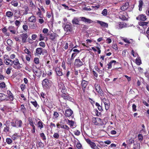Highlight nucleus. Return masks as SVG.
I'll use <instances>...</instances> for the list:
<instances>
[{
  "label": "nucleus",
  "mask_w": 149,
  "mask_h": 149,
  "mask_svg": "<svg viewBox=\"0 0 149 149\" xmlns=\"http://www.w3.org/2000/svg\"><path fill=\"white\" fill-rule=\"evenodd\" d=\"M11 124L13 127L18 128L22 127L23 123L21 120L16 119L15 120H12L11 122Z\"/></svg>",
  "instance_id": "f257e3e1"
},
{
  "label": "nucleus",
  "mask_w": 149,
  "mask_h": 149,
  "mask_svg": "<svg viewBox=\"0 0 149 149\" xmlns=\"http://www.w3.org/2000/svg\"><path fill=\"white\" fill-rule=\"evenodd\" d=\"M52 82L48 79L45 78L43 79L42 82L43 87L45 89L49 88Z\"/></svg>",
  "instance_id": "f03ea898"
},
{
  "label": "nucleus",
  "mask_w": 149,
  "mask_h": 149,
  "mask_svg": "<svg viewBox=\"0 0 149 149\" xmlns=\"http://www.w3.org/2000/svg\"><path fill=\"white\" fill-rule=\"evenodd\" d=\"M44 52L45 54H47V50L45 49H43L42 47H38L36 49L35 55V56H37L43 55L44 54Z\"/></svg>",
  "instance_id": "7ed1b4c3"
},
{
  "label": "nucleus",
  "mask_w": 149,
  "mask_h": 149,
  "mask_svg": "<svg viewBox=\"0 0 149 149\" xmlns=\"http://www.w3.org/2000/svg\"><path fill=\"white\" fill-rule=\"evenodd\" d=\"M14 64L13 67L16 69H20L22 68V64L19 62L18 58H15L13 62V65Z\"/></svg>",
  "instance_id": "20e7f679"
},
{
  "label": "nucleus",
  "mask_w": 149,
  "mask_h": 149,
  "mask_svg": "<svg viewBox=\"0 0 149 149\" xmlns=\"http://www.w3.org/2000/svg\"><path fill=\"white\" fill-rule=\"evenodd\" d=\"M127 27L126 23L123 22H120L116 24L115 27L116 29H120Z\"/></svg>",
  "instance_id": "39448f33"
},
{
  "label": "nucleus",
  "mask_w": 149,
  "mask_h": 149,
  "mask_svg": "<svg viewBox=\"0 0 149 149\" xmlns=\"http://www.w3.org/2000/svg\"><path fill=\"white\" fill-rule=\"evenodd\" d=\"M92 121L93 123L95 125H102V120L100 118L98 117L93 118L92 119Z\"/></svg>",
  "instance_id": "423d86ee"
},
{
  "label": "nucleus",
  "mask_w": 149,
  "mask_h": 149,
  "mask_svg": "<svg viewBox=\"0 0 149 149\" xmlns=\"http://www.w3.org/2000/svg\"><path fill=\"white\" fill-rule=\"evenodd\" d=\"M74 65L76 67L79 68L84 65L83 62L80 59L77 58L75 59L74 62Z\"/></svg>",
  "instance_id": "0eeeda50"
},
{
  "label": "nucleus",
  "mask_w": 149,
  "mask_h": 149,
  "mask_svg": "<svg viewBox=\"0 0 149 149\" xmlns=\"http://www.w3.org/2000/svg\"><path fill=\"white\" fill-rule=\"evenodd\" d=\"M61 97L65 100L70 101H71L73 99L70 96V95L68 93L63 95H61Z\"/></svg>",
  "instance_id": "6e6552de"
},
{
  "label": "nucleus",
  "mask_w": 149,
  "mask_h": 149,
  "mask_svg": "<svg viewBox=\"0 0 149 149\" xmlns=\"http://www.w3.org/2000/svg\"><path fill=\"white\" fill-rule=\"evenodd\" d=\"M8 29L9 31L11 33L13 34H17V31L16 30L15 27L13 26H9L8 28Z\"/></svg>",
  "instance_id": "1a4fd4ad"
},
{
  "label": "nucleus",
  "mask_w": 149,
  "mask_h": 149,
  "mask_svg": "<svg viewBox=\"0 0 149 149\" xmlns=\"http://www.w3.org/2000/svg\"><path fill=\"white\" fill-rule=\"evenodd\" d=\"M80 19L81 21L84 22L86 24H90L93 22V21L91 19L86 18L84 17H80Z\"/></svg>",
  "instance_id": "9d476101"
},
{
  "label": "nucleus",
  "mask_w": 149,
  "mask_h": 149,
  "mask_svg": "<svg viewBox=\"0 0 149 149\" xmlns=\"http://www.w3.org/2000/svg\"><path fill=\"white\" fill-rule=\"evenodd\" d=\"M20 36L23 43H25L27 42V39L28 37V35L26 33L22 34L20 35Z\"/></svg>",
  "instance_id": "9b49d317"
},
{
  "label": "nucleus",
  "mask_w": 149,
  "mask_h": 149,
  "mask_svg": "<svg viewBox=\"0 0 149 149\" xmlns=\"http://www.w3.org/2000/svg\"><path fill=\"white\" fill-rule=\"evenodd\" d=\"M88 81L84 80H82L81 81V85L82 88V89L83 91L84 92H85L86 90V87L88 85Z\"/></svg>",
  "instance_id": "f8f14e48"
},
{
  "label": "nucleus",
  "mask_w": 149,
  "mask_h": 149,
  "mask_svg": "<svg viewBox=\"0 0 149 149\" xmlns=\"http://www.w3.org/2000/svg\"><path fill=\"white\" fill-rule=\"evenodd\" d=\"M129 7V3L128 2H126L120 7V9L122 11L126 10Z\"/></svg>",
  "instance_id": "ddd939ff"
},
{
  "label": "nucleus",
  "mask_w": 149,
  "mask_h": 149,
  "mask_svg": "<svg viewBox=\"0 0 149 149\" xmlns=\"http://www.w3.org/2000/svg\"><path fill=\"white\" fill-rule=\"evenodd\" d=\"M73 113V111L70 109L69 108L65 111V115L67 117H70L72 116Z\"/></svg>",
  "instance_id": "4468645a"
},
{
  "label": "nucleus",
  "mask_w": 149,
  "mask_h": 149,
  "mask_svg": "<svg viewBox=\"0 0 149 149\" xmlns=\"http://www.w3.org/2000/svg\"><path fill=\"white\" fill-rule=\"evenodd\" d=\"M147 18L145 15L143 14H141L139 15L136 18V19L138 20H141L144 21L146 20Z\"/></svg>",
  "instance_id": "2eb2a0df"
},
{
  "label": "nucleus",
  "mask_w": 149,
  "mask_h": 149,
  "mask_svg": "<svg viewBox=\"0 0 149 149\" xmlns=\"http://www.w3.org/2000/svg\"><path fill=\"white\" fill-rule=\"evenodd\" d=\"M97 23L99 24L102 27L108 28V24L104 22L99 20H97Z\"/></svg>",
  "instance_id": "dca6fc26"
},
{
  "label": "nucleus",
  "mask_w": 149,
  "mask_h": 149,
  "mask_svg": "<svg viewBox=\"0 0 149 149\" xmlns=\"http://www.w3.org/2000/svg\"><path fill=\"white\" fill-rule=\"evenodd\" d=\"M64 29L65 31H66L68 33H70L72 31V27L70 24L65 25Z\"/></svg>",
  "instance_id": "f3484780"
},
{
  "label": "nucleus",
  "mask_w": 149,
  "mask_h": 149,
  "mask_svg": "<svg viewBox=\"0 0 149 149\" xmlns=\"http://www.w3.org/2000/svg\"><path fill=\"white\" fill-rule=\"evenodd\" d=\"M55 70L57 76H61L63 75V73L62 72V70L59 67H56Z\"/></svg>",
  "instance_id": "a211bd4d"
},
{
  "label": "nucleus",
  "mask_w": 149,
  "mask_h": 149,
  "mask_svg": "<svg viewBox=\"0 0 149 149\" xmlns=\"http://www.w3.org/2000/svg\"><path fill=\"white\" fill-rule=\"evenodd\" d=\"M7 94L8 95V97L10 101H12L14 100V96L13 94L10 90L7 91Z\"/></svg>",
  "instance_id": "6ab92c4d"
},
{
  "label": "nucleus",
  "mask_w": 149,
  "mask_h": 149,
  "mask_svg": "<svg viewBox=\"0 0 149 149\" xmlns=\"http://www.w3.org/2000/svg\"><path fill=\"white\" fill-rule=\"evenodd\" d=\"M29 21L30 22L35 23L36 20V17L33 15H32L28 18Z\"/></svg>",
  "instance_id": "aec40b11"
},
{
  "label": "nucleus",
  "mask_w": 149,
  "mask_h": 149,
  "mask_svg": "<svg viewBox=\"0 0 149 149\" xmlns=\"http://www.w3.org/2000/svg\"><path fill=\"white\" fill-rule=\"evenodd\" d=\"M37 125L38 127V128H40V130H41L44 127V125H45L40 120L38 122Z\"/></svg>",
  "instance_id": "412c9836"
},
{
  "label": "nucleus",
  "mask_w": 149,
  "mask_h": 149,
  "mask_svg": "<svg viewBox=\"0 0 149 149\" xmlns=\"http://www.w3.org/2000/svg\"><path fill=\"white\" fill-rule=\"evenodd\" d=\"M20 136L18 135L17 133H15L12 136L11 138L13 140L18 139L19 137Z\"/></svg>",
  "instance_id": "4be33fe9"
},
{
  "label": "nucleus",
  "mask_w": 149,
  "mask_h": 149,
  "mask_svg": "<svg viewBox=\"0 0 149 149\" xmlns=\"http://www.w3.org/2000/svg\"><path fill=\"white\" fill-rule=\"evenodd\" d=\"M72 22L73 24H79V19L76 17H74L73 19L72 20Z\"/></svg>",
  "instance_id": "5701e85b"
},
{
  "label": "nucleus",
  "mask_w": 149,
  "mask_h": 149,
  "mask_svg": "<svg viewBox=\"0 0 149 149\" xmlns=\"http://www.w3.org/2000/svg\"><path fill=\"white\" fill-rule=\"evenodd\" d=\"M58 36L56 33H53L50 34V38L51 40H54Z\"/></svg>",
  "instance_id": "b1692460"
},
{
  "label": "nucleus",
  "mask_w": 149,
  "mask_h": 149,
  "mask_svg": "<svg viewBox=\"0 0 149 149\" xmlns=\"http://www.w3.org/2000/svg\"><path fill=\"white\" fill-rule=\"evenodd\" d=\"M7 95L2 93H0V101L5 100L7 97Z\"/></svg>",
  "instance_id": "393cba45"
},
{
  "label": "nucleus",
  "mask_w": 149,
  "mask_h": 149,
  "mask_svg": "<svg viewBox=\"0 0 149 149\" xmlns=\"http://www.w3.org/2000/svg\"><path fill=\"white\" fill-rule=\"evenodd\" d=\"M116 63V61L115 60H112L109 63L107 64L108 66V68L109 69H110L112 68V65L113 63H114V65H115V63Z\"/></svg>",
  "instance_id": "a878e982"
},
{
  "label": "nucleus",
  "mask_w": 149,
  "mask_h": 149,
  "mask_svg": "<svg viewBox=\"0 0 149 149\" xmlns=\"http://www.w3.org/2000/svg\"><path fill=\"white\" fill-rule=\"evenodd\" d=\"M38 27L37 24L33 23V24H31L29 26V28L31 29H36Z\"/></svg>",
  "instance_id": "bb28decb"
},
{
  "label": "nucleus",
  "mask_w": 149,
  "mask_h": 149,
  "mask_svg": "<svg viewBox=\"0 0 149 149\" xmlns=\"http://www.w3.org/2000/svg\"><path fill=\"white\" fill-rule=\"evenodd\" d=\"M61 91L62 93L61 95H63L67 93V89L64 85L62 87Z\"/></svg>",
  "instance_id": "cd10ccee"
},
{
  "label": "nucleus",
  "mask_w": 149,
  "mask_h": 149,
  "mask_svg": "<svg viewBox=\"0 0 149 149\" xmlns=\"http://www.w3.org/2000/svg\"><path fill=\"white\" fill-rule=\"evenodd\" d=\"M94 68L95 70L97 71L99 74H103L104 73V71L101 70H100V69L98 68L97 66H95Z\"/></svg>",
  "instance_id": "c85d7f7f"
},
{
  "label": "nucleus",
  "mask_w": 149,
  "mask_h": 149,
  "mask_svg": "<svg viewBox=\"0 0 149 149\" xmlns=\"http://www.w3.org/2000/svg\"><path fill=\"white\" fill-rule=\"evenodd\" d=\"M13 13L10 11H7L6 13V16L9 18H12L13 16Z\"/></svg>",
  "instance_id": "c756f323"
},
{
  "label": "nucleus",
  "mask_w": 149,
  "mask_h": 149,
  "mask_svg": "<svg viewBox=\"0 0 149 149\" xmlns=\"http://www.w3.org/2000/svg\"><path fill=\"white\" fill-rule=\"evenodd\" d=\"M28 121L29 123L31 126V127L35 126L34 122L32 118H31L29 117L28 118Z\"/></svg>",
  "instance_id": "7c9ffc66"
},
{
  "label": "nucleus",
  "mask_w": 149,
  "mask_h": 149,
  "mask_svg": "<svg viewBox=\"0 0 149 149\" xmlns=\"http://www.w3.org/2000/svg\"><path fill=\"white\" fill-rule=\"evenodd\" d=\"M6 61L7 62V63L6 62L4 63L7 65L12 66L13 65V61L10 59L9 58Z\"/></svg>",
  "instance_id": "2f4dec72"
},
{
  "label": "nucleus",
  "mask_w": 149,
  "mask_h": 149,
  "mask_svg": "<svg viewBox=\"0 0 149 149\" xmlns=\"http://www.w3.org/2000/svg\"><path fill=\"white\" fill-rule=\"evenodd\" d=\"M18 2L17 0H13L11 2V4L14 7H17L18 6Z\"/></svg>",
  "instance_id": "473e14b6"
},
{
  "label": "nucleus",
  "mask_w": 149,
  "mask_h": 149,
  "mask_svg": "<svg viewBox=\"0 0 149 149\" xmlns=\"http://www.w3.org/2000/svg\"><path fill=\"white\" fill-rule=\"evenodd\" d=\"M91 144L90 146L93 149H100L97 146H96L95 143L93 142L91 143Z\"/></svg>",
  "instance_id": "72a5a7b5"
},
{
  "label": "nucleus",
  "mask_w": 149,
  "mask_h": 149,
  "mask_svg": "<svg viewBox=\"0 0 149 149\" xmlns=\"http://www.w3.org/2000/svg\"><path fill=\"white\" fill-rule=\"evenodd\" d=\"M125 14H120L119 16V18L120 19H121L123 21L126 20H127V18L125 16Z\"/></svg>",
  "instance_id": "f704fd0d"
},
{
  "label": "nucleus",
  "mask_w": 149,
  "mask_h": 149,
  "mask_svg": "<svg viewBox=\"0 0 149 149\" xmlns=\"http://www.w3.org/2000/svg\"><path fill=\"white\" fill-rule=\"evenodd\" d=\"M74 60L72 58H68L67 59V63L68 65H71L73 61Z\"/></svg>",
  "instance_id": "c9c22d12"
},
{
  "label": "nucleus",
  "mask_w": 149,
  "mask_h": 149,
  "mask_svg": "<svg viewBox=\"0 0 149 149\" xmlns=\"http://www.w3.org/2000/svg\"><path fill=\"white\" fill-rule=\"evenodd\" d=\"M40 136L42 139L44 141H45L46 139V138L45 135L44 133H40Z\"/></svg>",
  "instance_id": "e433bc0d"
},
{
  "label": "nucleus",
  "mask_w": 149,
  "mask_h": 149,
  "mask_svg": "<svg viewBox=\"0 0 149 149\" xmlns=\"http://www.w3.org/2000/svg\"><path fill=\"white\" fill-rule=\"evenodd\" d=\"M95 105L100 111H103L102 106H100L98 102L95 103Z\"/></svg>",
  "instance_id": "4c0bfd02"
},
{
  "label": "nucleus",
  "mask_w": 149,
  "mask_h": 149,
  "mask_svg": "<svg viewBox=\"0 0 149 149\" xmlns=\"http://www.w3.org/2000/svg\"><path fill=\"white\" fill-rule=\"evenodd\" d=\"M134 139L131 138L127 141V142L128 144L131 145L132 144V143H134Z\"/></svg>",
  "instance_id": "58836bf2"
},
{
  "label": "nucleus",
  "mask_w": 149,
  "mask_h": 149,
  "mask_svg": "<svg viewBox=\"0 0 149 149\" xmlns=\"http://www.w3.org/2000/svg\"><path fill=\"white\" fill-rule=\"evenodd\" d=\"M25 53L27 54L29 56L31 57V52L27 48H26L24 50Z\"/></svg>",
  "instance_id": "ea45409f"
},
{
  "label": "nucleus",
  "mask_w": 149,
  "mask_h": 149,
  "mask_svg": "<svg viewBox=\"0 0 149 149\" xmlns=\"http://www.w3.org/2000/svg\"><path fill=\"white\" fill-rule=\"evenodd\" d=\"M36 75L37 76H39L40 75L41 73L40 70L37 69L36 70L33 71Z\"/></svg>",
  "instance_id": "a19ab883"
},
{
  "label": "nucleus",
  "mask_w": 149,
  "mask_h": 149,
  "mask_svg": "<svg viewBox=\"0 0 149 149\" xmlns=\"http://www.w3.org/2000/svg\"><path fill=\"white\" fill-rule=\"evenodd\" d=\"M20 110L24 113H25V112L26 110V109L24 104H22L21 105Z\"/></svg>",
  "instance_id": "79ce46f5"
},
{
  "label": "nucleus",
  "mask_w": 149,
  "mask_h": 149,
  "mask_svg": "<svg viewBox=\"0 0 149 149\" xmlns=\"http://www.w3.org/2000/svg\"><path fill=\"white\" fill-rule=\"evenodd\" d=\"M6 141L8 145H10L13 142L12 139L9 138H7L6 139Z\"/></svg>",
  "instance_id": "37998d69"
},
{
  "label": "nucleus",
  "mask_w": 149,
  "mask_h": 149,
  "mask_svg": "<svg viewBox=\"0 0 149 149\" xmlns=\"http://www.w3.org/2000/svg\"><path fill=\"white\" fill-rule=\"evenodd\" d=\"M104 104L105 105V109L106 110H107L109 109L110 106V102Z\"/></svg>",
  "instance_id": "c03bdc74"
},
{
  "label": "nucleus",
  "mask_w": 149,
  "mask_h": 149,
  "mask_svg": "<svg viewBox=\"0 0 149 149\" xmlns=\"http://www.w3.org/2000/svg\"><path fill=\"white\" fill-rule=\"evenodd\" d=\"M148 23V22L142 21L139 22V25L141 26H147Z\"/></svg>",
  "instance_id": "a18cd8bd"
},
{
  "label": "nucleus",
  "mask_w": 149,
  "mask_h": 149,
  "mask_svg": "<svg viewBox=\"0 0 149 149\" xmlns=\"http://www.w3.org/2000/svg\"><path fill=\"white\" fill-rule=\"evenodd\" d=\"M7 29L6 28V27H4L2 29V31L3 33L5 35L7 36H9V33H7Z\"/></svg>",
  "instance_id": "49530a36"
},
{
  "label": "nucleus",
  "mask_w": 149,
  "mask_h": 149,
  "mask_svg": "<svg viewBox=\"0 0 149 149\" xmlns=\"http://www.w3.org/2000/svg\"><path fill=\"white\" fill-rule=\"evenodd\" d=\"M95 87L97 91H98L99 89L100 90L101 89L100 84H98L97 83H96L95 84Z\"/></svg>",
  "instance_id": "de8ad7c7"
},
{
  "label": "nucleus",
  "mask_w": 149,
  "mask_h": 149,
  "mask_svg": "<svg viewBox=\"0 0 149 149\" xmlns=\"http://www.w3.org/2000/svg\"><path fill=\"white\" fill-rule=\"evenodd\" d=\"M6 42L7 44L10 46H11L13 43V41L9 39L7 40Z\"/></svg>",
  "instance_id": "09e8293b"
},
{
  "label": "nucleus",
  "mask_w": 149,
  "mask_h": 149,
  "mask_svg": "<svg viewBox=\"0 0 149 149\" xmlns=\"http://www.w3.org/2000/svg\"><path fill=\"white\" fill-rule=\"evenodd\" d=\"M3 57L4 59V63L6 62V63H7V62L6 61L7 60V59H8L9 58L8 56L7 55L5 54L4 55Z\"/></svg>",
  "instance_id": "8fccbe9b"
},
{
  "label": "nucleus",
  "mask_w": 149,
  "mask_h": 149,
  "mask_svg": "<svg viewBox=\"0 0 149 149\" xmlns=\"http://www.w3.org/2000/svg\"><path fill=\"white\" fill-rule=\"evenodd\" d=\"M61 127L62 128L64 129L65 130H69L70 129V128H69V127H68V126H67V125H61Z\"/></svg>",
  "instance_id": "3c124183"
},
{
  "label": "nucleus",
  "mask_w": 149,
  "mask_h": 149,
  "mask_svg": "<svg viewBox=\"0 0 149 149\" xmlns=\"http://www.w3.org/2000/svg\"><path fill=\"white\" fill-rule=\"evenodd\" d=\"M102 14L104 16H106L107 15V10L106 9H104L102 11Z\"/></svg>",
  "instance_id": "603ef678"
},
{
  "label": "nucleus",
  "mask_w": 149,
  "mask_h": 149,
  "mask_svg": "<svg viewBox=\"0 0 149 149\" xmlns=\"http://www.w3.org/2000/svg\"><path fill=\"white\" fill-rule=\"evenodd\" d=\"M15 26L17 27V29L19 27L20 24V23L19 21L18 20H16L15 22Z\"/></svg>",
  "instance_id": "864d4df0"
},
{
  "label": "nucleus",
  "mask_w": 149,
  "mask_h": 149,
  "mask_svg": "<svg viewBox=\"0 0 149 149\" xmlns=\"http://www.w3.org/2000/svg\"><path fill=\"white\" fill-rule=\"evenodd\" d=\"M68 44H69V48L70 49L72 48V49H71L70 52L72 51V50L73 47L74 46L73 44L70 41L68 42Z\"/></svg>",
  "instance_id": "5fc2aeb1"
},
{
  "label": "nucleus",
  "mask_w": 149,
  "mask_h": 149,
  "mask_svg": "<svg viewBox=\"0 0 149 149\" xmlns=\"http://www.w3.org/2000/svg\"><path fill=\"white\" fill-rule=\"evenodd\" d=\"M33 61L34 63L36 64H38L39 63V59L37 57L35 58Z\"/></svg>",
  "instance_id": "6e6d98bb"
},
{
  "label": "nucleus",
  "mask_w": 149,
  "mask_h": 149,
  "mask_svg": "<svg viewBox=\"0 0 149 149\" xmlns=\"http://www.w3.org/2000/svg\"><path fill=\"white\" fill-rule=\"evenodd\" d=\"M24 14L26 15L28 14V12L29 10V8L28 6H26L24 8Z\"/></svg>",
  "instance_id": "4d7b16f0"
},
{
  "label": "nucleus",
  "mask_w": 149,
  "mask_h": 149,
  "mask_svg": "<svg viewBox=\"0 0 149 149\" xmlns=\"http://www.w3.org/2000/svg\"><path fill=\"white\" fill-rule=\"evenodd\" d=\"M97 91L101 96H104V92L101 89L100 90L99 89V90Z\"/></svg>",
  "instance_id": "13d9d810"
},
{
  "label": "nucleus",
  "mask_w": 149,
  "mask_h": 149,
  "mask_svg": "<svg viewBox=\"0 0 149 149\" xmlns=\"http://www.w3.org/2000/svg\"><path fill=\"white\" fill-rule=\"evenodd\" d=\"M101 100L102 102H103L104 103V104L109 102V100L108 99H107L105 97L103 98H102Z\"/></svg>",
  "instance_id": "bf43d9fd"
},
{
  "label": "nucleus",
  "mask_w": 149,
  "mask_h": 149,
  "mask_svg": "<svg viewBox=\"0 0 149 149\" xmlns=\"http://www.w3.org/2000/svg\"><path fill=\"white\" fill-rule=\"evenodd\" d=\"M139 140V141H141L143 139V136L141 134H139L138 136Z\"/></svg>",
  "instance_id": "052dcab7"
},
{
  "label": "nucleus",
  "mask_w": 149,
  "mask_h": 149,
  "mask_svg": "<svg viewBox=\"0 0 149 149\" xmlns=\"http://www.w3.org/2000/svg\"><path fill=\"white\" fill-rule=\"evenodd\" d=\"M76 147L78 149H83L82 148V145L80 142L77 143Z\"/></svg>",
  "instance_id": "680f3d73"
},
{
  "label": "nucleus",
  "mask_w": 149,
  "mask_h": 149,
  "mask_svg": "<svg viewBox=\"0 0 149 149\" xmlns=\"http://www.w3.org/2000/svg\"><path fill=\"white\" fill-rule=\"evenodd\" d=\"M6 84L4 82H2L0 83V88H4L6 87Z\"/></svg>",
  "instance_id": "e2e57ef3"
},
{
  "label": "nucleus",
  "mask_w": 149,
  "mask_h": 149,
  "mask_svg": "<svg viewBox=\"0 0 149 149\" xmlns=\"http://www.w3.org/2000/svg\"><path fill=\"white\" fill-rule=\"evenodd\" d=\"M68 123L69 124L71 127L73 126L74 125V121L72 120H68Z\"/></svg>",
  "instance_id": "0e129e2a"
},
{
  "label": "nucleus",
  "mask_w": 149,
  "mask_h": 149,
  "mask_svg": "<svg viewBox=\"0 0 149 149\" xmlns=\"http://www.w3.org/2000/svg\"><path fill=\"white\" fill-rule=\"evenodd\" d=\"M53 136L55 139H58L59 138V135L57 133H55L53 135Z\"/></svg>",
  "instance_id": "69168bd1"
},
{
  "label": "nucleus",
  "mask_w": 149,
  "mask_h": 149,
  "mask_svg": "<svg viewBox=\"0 0 149 149\" xmlns=\"http://www.w3.org/2000/svg\"><path fill=\"white\" fill-rule=\"evenodd\" d=\"M40 46L42 47L43 48H44L45 47V44L43 42H41L39 43Z\"/></svg>",
  "instance_id": "338daca9"
},
{
  "label": "nucleus",
  "mask_w": 149,
  "mask_h": 149,
  "mask_svg": "<svg viewBox=\"0 0 149 149\" xmlns=\"http://www.w3.org/2000/svg\"><path fill=\"white\" fill-rule=\"evenodd\" d=\"M145 76L147 77H149V68L148 69V70L146 71V72L145 73Z\"/></svg>",
  "instance_id": "774afa93"
}]
</instances>
